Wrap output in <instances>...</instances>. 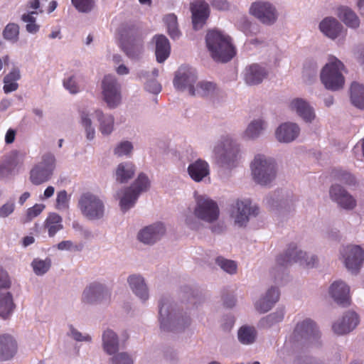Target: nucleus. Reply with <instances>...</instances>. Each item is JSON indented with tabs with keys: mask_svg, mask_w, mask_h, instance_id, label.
<instances>
[{
	"mask_svg": "<svg viewBox=\"0 0 364 364\" xmlns=\"http://www.w3.org/2000/svg\"><path fill=\"white\" fill-rule=\"evenodd\" d=\"M21 77L20 72L18 69H13L9 74H7L4 79L7 81L16 82Z\"/></svg>",
	"mask_w": 364,
	"mask_h": 364,
	"instance_id": "nucleus-62",
	"label": "nucleus"
},
{
	"mask_svg": "<svg viewBox=\"0 0 364 364\" xmlns=\"http://www.w3.org/2000/svg\"><path fill=\"white\" fill-rule=\"evenodd\" d=\"M329 293L335 301L343 306L350 304V287L341 281L335 282L331 284Z\"/></svg>",
	"mask_w": 364,
	"mask_h": 364,
	"instance_id": "nucleus-20",
	"label": "nucleus"
},
{
	"mask_svg": "<svg viewBox=\"0 0 364 364\" xmlns=\"http://www.w3.org/2000/svg\"><path fill=\"white\" fill-rule=\"evenodd\" d=\"M146 88L155 94H157L161 92V86L156 81H150L146 85Z\"/></svg>",
	"mask_w": 364,
	"mask_h": 364,
	"instance_id": "nucleus-61",
	"label": "nucleus"
},
{
	"mask_svg": "<svg viewBox=\"0 0 364 364\" xmlns=\"http://www.w3.org/2000/svg\"><path fill=\"white\" fill-rule=\"evenodd\" d=\"M164 21L167 26L168 33L171 38L172 39L178 38L181 33L178 28L176 16L173 14H168L164 18Z\"/></svg>",
	"mask_w": 364,
	"mask_h": 364,
	"instance_id": "nucleus-41",
	"label": "nucleus"
},
{
	"mask_svg": "<svg viewBox=\"0 0 364 364\" xmlns=\"http://www.w3.org/2000/svg\"><path fill=\"white\" fill-rule=\"evenodd\" d=\"M15 209V204L13 202H8L0 208V218H6L11 215Z\"/></svg>",
	"mask_w": 364,
	"mask_h": 364,
	"instance_id": "nucleus-56",
	"label": "nucleus"
},
{
	"mask_svg": "<svg viewBox=\"0 0 364 364\" xmlns=\"http://www.w3.org/2000/svg\"><path fill=\"white\" fill-rule=\"evenodd\" d=\"M256 338V331L253 327L242 326L238 331V339L243 344L252 343Z\"/></svg>",
	"mask_w": 364,
	"mask_h": 364,
	"instance_id": "nucleus-42",
	"label": "nucleus"
},
{
	"mask_svg": "<svg viewBox=\"0 0 364 364\" xmlns=\"http://www.w3.org/2000/svg\"><path fill=\"white\" fill-rule=\"evenodd\" d=\"M290 107L306 122H311L315 117L313 109L302 99L293 100L290 103Z\"/></svg>",
	"mask_w": 364,
	"mask_h": 364,
	"instance_id": "nucleus-30",
	"label": "nucleus"
},
{
	"mask_svg": "<svg viewBox=\"0 0 364 364\" xmlns=\"http://www.w3.org/2000/svg\"><path fill=\"white\" fill-rule=\"evenodd\" d=\"M196 79L194 70L188 67H181L176 74L173 85L177 90L188 89L191 95H195L196 90L193 85Z\"/></svg>",
	"mask_w": 364,
	"mask_h": 364,
	"instance_id": "nucleus-13",
	"label": "nucleus"
},
{
	"mask_svg": "<svg viewBox=\"0 0 364 364\" xmlns=\"http://www.w3.org/2000/svg\"><path fill=\"white\" fill-rule=\"evenodd\" d=\"M112 364H133V360L126 353H120L114 355L112 359Z\"/></svg>",
	"mask_w": 364,
	"mask_h": 364,
	"instance_id": "nucleus-55",
	"label": "nucleus"
},
{
	"mask_svg": "<svg viewBox=\"0 0 364 364\" xmlns=\"http://www.w3.org/2000/svg\"><path fill=\"white\" fill-rule=\"evenodd\" d=\"M104 350L109 355L115 353L119 348V341L117 334L112 330H107L102 335Z\"/></svg>",
	"mask_w": 364,
	"mask_h": 364,
	"instance_id": "nucleus-33",
	"label": "nucleus"
},
{
	"mask_svg": "<svg viewBox=\"0 0 364 364\" xmlns=\"http://www.w3.org/2000/svg\"><path fill=\"white\" fill-rule=\"evenodd\" d=\"M264 122L256 120L252 122L245 131L246 136L250 139L257 137L261 131L264 129Z\"/></svg>",
	"mask_w": 364,
	"mask_h": 364,
	"instance_id": "nucleus-45",
	"label": "nucleus"
},
{
	"mask_svg": "<svg viewBox=\"0 0 364 364\" xmlns=\"http://www.w3.org/2000/svg\"><path fill=\"white\" fill-rule=\"evenodd\" d=\"M102 88L103 100L107 107L110 109L117 107L121 102L122 97L120 86L116 78L110 75L105 76Z\"/></svg>",
	"mask_w": 364,
	"mask_h": 364,
	"instance_id": "nucleus-9",
	"label": "nucleus"
},
{
	"mask_svg": "<svg viewBox=\"0 0 364 364\" xmlns=\"http://www.w3.org/2000/svg\"><path fill=\"white\" fill-rule=\"evenodd\" d=\"M134 172L135 168L132 164H120L116 171L117 181L120 183H125L133 177Z\"/></svg>",
	"mask_w": 364,
	"mask_h": 364,
	"instance_id": "nucleus-40",
	"label": "nucleus"
},
{
	"mask_svg": "<svg viewBox=\"0 0 364 364\" xmlns=\"http://www.w3.org/2000/svg\"><path fill=\"white\" fill-rule=\"evenodd\" d=\"M250 14L265 24H272L277 19V12L269 3L257 1L252 4Z\"/></svg>",
	"mask_w": 364,
	"mask_h": 364,
	"instance_id": "nucleus-14",
	"label": "nucleus"
},
{
	"mask_svg": "<svg viewBox=\"0 0 364 364\" xmlns=\"http://www.w3.org/2000/svg\"><path fill=\"white\" fill-rule=\"evenodd\" d=\"M55 157L51 154H45L41 162L30 172V180L33 185L38 186L48 181L53 174Z\"/></svg>",
	"mask_w": 364,
	"mask_h": 364,
	"instance_id": "nucleus-7",
	"label": "nucleus"
},
{
	"mask_svg": "<svg viewBox=\"0 0 364 364\" xmlns=\"http://www.w3.org/2000/svg\"><path fill=\"white\" fill-rule=\"evenodd\" d=\"M319 28L326 36L334 39L337 38L341 33L342 26L334 18L327 17L320 23Z\"/></svg>",
	"mask_w": 364,
	"mask_h": 364,
	"instance_id": "nucleus-29",
	"label": "nucleus"
},
{
	"mask_svg": "<svg viewBox=\"0 0 364 364\" xmlns=\"http://www.w3.org/2000/svg\"><path fill=\"white\" fill-rule=\"evenodd\" d=\"M335 176L336 178L341 181V183L346 185H355V177L350 174V173L345 171H336Z\"/></svg>",
	"mask_w": 364,
	"mask_h": 364,
	"instance_id": "nucleus-52",
	"label": "nucleus"
},
{
	"mask_svg": "<svg viewBox=\"0 0 364 364\" xmlns=\"http://www.w3.org/2000/svg\"><path fill=\"white\" fill-rule=\"evenodd\" d=\"M11 286V281L8 273L2 269H0V289H9Z\"/></svg>",
	"mask_w": 364,
	"mask_h": 364,
	"instance_id": "nucleus-58",
	"label": "nucleus"
},
{
	"mask_svg": "<svg viewBox=\"0 0 364 364\" xmlns=\"http://www.w3.org/2000/svg\"><path fill=\"white\" fill-rule=\"evenodd\" d=\"M17 350V344L9 334L0 336V360H7L14 357Z\"/></svg>",
	"mask_w": 364,
	"mask_h": 364,
	"instance_id": "nucleus-24",
	"label": "nucleus"
},
{
	"mask_svg": "<svg viewBox=\"0 0 364 364\" xmlns=\"http://www.w3.org/2000/svg\"><path fill=\"white\" fill-rule=\"evenodd\" d=\"M188 172L194 181L200 182L209 175V165L206 161L198 159L188 166Z\"/></svg>",
	"mask_w": 364,
	"mask_h": 364,
	"instance_id": "nucleus-27",
	"label": "nucleus"
},
{
	"mask_svg": "<svg viewBox=\"0 0 364 364\" xmlns=\"http://www.w3.org/2000/svg\"><path fill=\"white\" fill-rule=\"evenodd\" d=\"M150 186L148 177L140 173L134 183L126 188L124 196L120 199V207L122 211L125 212L132 208L136 203L139 194L141 192L146 191Z\"/></svg>",
	"mask_w": 364,
	"mask_h": 364,
	"instance_id": "nucleus-5",
	"label": "nucleus"
},
{
	"mask_svg": "<svg viewBox=\"0 0 364 364\" xmlns=\"http://www.w3.org/2000/svg\"><path fill=\"white\" fill-rule=\"evenodd\" d=\"M206 46L214 60L221 63L230 61L236 54L230 36L217 30L208 32Z\"/></svg>",
	"mask_w": 364,
	"mask_h": 364,
	"instance_id": "nucleus-1",
	"label": "nucleus"
},
{
	"mask_svg": "<svg viewBox=\"0 0 364 364\" xmlns=\"http://www.w3.org/2000/svg\"><path fill=\"white\" fill-rule=\"evenodd\" d=\"M236 208L235 223L240 226L245 225L249 221V217L257 215L259 211L257 207L251 205V201L249 200H238L236 203Z\"/></svg>",
	"mask_w": 364,
	"mask_h": 364,
	"instance_id": "nucleus-16",
	"label": "nucleus"
},
{
	"mask_svg": "<svg viewBox=\"0 0 364 364\" xmlns=\"http://www.w3.org/2000/svg\"><path fill=\"white\" fill-rule=\"evenodd\" d=\"M338 16L348 27L358 28L360 21L357 15L349 8L341 6L338 9Z\"/></svg>",
	"mask_w": 364,
	"mask_h": 364,
	"instance_id": "nucleus-34",
	"label": "nucleus"
},
{
	"mask_svg": "<svg viewBox=\"0 0 364 364\" xmlns=\"http://www.w3.org/2000/svg\"><path fill=\"white\" fill-rule=\"evenodd\" d=\"M73 5L80 12H89L94 6L93 0H71Z\"/></svg>",
	"mask_w": 364,
	"mask_h": 364,
	"instance_id": "nucleus-49",
	"label": "nucleus"
},
{
	"mask_svg": "<svg viewBox=\"0 0 364 364\" xmlns=\"http://www.w3.org/2000/svg\"><path fill=\"white\" fill-rule=\"evenodd\" d=\"M62 222L63 219L58 214L53 213L48 215L45 221V228L48 230L50 237H53L57 232L63 229Z\"/></svg>",
	"mask_w": 364,
	"mask_h": 364,
	"instance_id": "nucleus-38",
	"label": "nucleus"
},
{
	"mask_svg": "<svg viewBox=\"0 0 364 364\" xmlns=\"http://www.w3.org/2000/svg\"><path fill=\"white\" fill-rule=\"evenodd\" d=\"M156 43V58L158 63H164L169 56L171 46L168 38L163 36L159 35L154 37Z\"/></svg>",
	"mask_w": 364,
	"mask_h": 364,
	"instance_id": "nucleus-28",
	"label": "nucleus"
},
{
	"mask_svg": "<svg viewBox=\"0 0 364 364\" xmlns=\"http://www.w3.org/2000/svg\"><path fill=\"white\" fill-rule=\"evenodd\" d=\"M20 164L17 151H12L6 155L0 161V179L9 177Z\"/></svg>",
	"mask_w": 364,
	"mask_h": 364,
	"instance_id": "nucleus-22",
	"label": "nucleus"
},
{
	"mask_svg": "<svg viewBox=\"0 0 364 364\" xmlns=\"http://www.w3.org/2000/svg\"><path fill=\"white\" fill-rule=\"evenodd\" d=\"M212 6L221 11L227 10L229 8V4L226 0H214L212 2Z\"/></svg>",
	"mask_w": 364,
	"mask_h": 364,
	"instance_id": "nucleus-63",
	"label": "nucleus"
},
{
	"mask_svg": "<svg viewBox=\"0 0 364 364\" xmlns=\"http://www.w3.org/2000/svg\"><path fill=\"white\" fill-rule=\"evenodd\" d=\"M320 337L316 323L310 318L299 322L292 333L294 341L313 342Z\"/></svg>",
	"mask_w": 364,
	"mask_h": 364,
	"instance_id": "nucleus-10",
	"label": "nucleus"
},
{
	"mask_svg": "<svg viewBox=\"0 0 364 364\" xmlns=\"http://www.w3.org/2000/svg\"><path fill=\"white\" fill-rule=\"evenodd\" d=\"M191 11L194 29L202 28L210 14L208 4L203 0H196L191 4Z\"/></svg>",
	"mask_w": 364,
	"mask_h": 364,
	"instance_id": "nucleus-15",
	"label": "nucleus"
},
{
	"mask_svg": "<svg viewBox=\"0 0 364 364\" xmlns=\"http://www.w3.org/2000/svg\"><path fill=\"white\" fill-rule=\"evenodd\" d=\"M78 207L82 214L90 220H98L103 217L105 205L103 201L96 195L83 193L78 200Z\"/></svg>",
	"mask_w": 364,
	"mask_h": 364,
	"instance_id": "nucleus-4",
	"label": "nucleus"
},
{
	"mask_svg": "<svg viewBox=\"0 0 364 364\" xmlns=\"http://www.w3.org/2000/svg\"><path fill=\"white\" fill-rule=\"evenodd\" d=\"M45 205L43 204H35L33 207L29 208L26 211L25 222H30L33 218L38 216L44 210Z\"/></svg>",
	"mask_w": 364,
	"mask_h": 364,
	"instance_id": "nucleus-51",
	"label": "nucleus"
},
{
	"mask_svg": "<svg viewBox=\"0 0 364 364\" xmlns=\"http://www.w3.org/2000/svg\"><path fill=\"white\" fill-rule=\"evenodd\" d=\"M33 272L37 275H43L46 273L51 266V260L49 258L46 259H34L31 263Z\"/></svg>",
	"mask_w": 364,
	"mask_h": 364,
	"instance_id": "nucleus-44",
	"label": "nucleus"
},
{
	"mask_svg": "<svg viewBox=\"0 0 364 364\" xmlns=\"http://www.w3.org/2000/svg\"><path fill=\"white\" fill-rule=\"evenodd\" d=\"M121 43L123 50L130 58H138L143 50L142 38H139L136 41H127Z\"/></svg>",
	"mask_w": 364,
	"mask_h": 364,
	"instance_id": "nucleus-39",
	"label": "nucleus"
},
{
	"mask_svg": "<svg viewBox=\"0 0 364 364\" xmlns=\"http://www.w3.org/2000/svg\"><path fill=\"white\" fill-rule=\"evenodd\" d=\"M105 297L109 298V294L103 286L98 283H92L85 289L82 301L87 304H93L102 301Z\"/></svg>",
	"mask_w": 364,
	"mask_h": 364,
	"instance_id": "nucleus-21",
	"label": "nucleus"
},
{
	"mask_svg": "<svg viewBox=\"0 0 364 364\" xmlns=\"http://www.w3.org/2000/svg\"><path fill=\"white\" fill-rule=\"evenodd\" d=\"M163 308L164 304L160 303L159 304V320L161 323V328L164 331H169V328L167 326V323L168 322V318H165L163 316ZM173 329H170V331H173Z\"/></svg>",
	"mask_w": 364,
	"mask_h": 364,
	"instance_id": "nucleus-60",
	"label": "nucleus"
},
{
	"mask_svg": "<svg viewBox=\"0 0 364 364\" xmlns=\"http://www.w3.org/2000/svg\"><path fill=\"white\" fill-rule=\"evenodd\" d=\"M16 305L12 294L7 291L0 294V317L7 319L12 314Z\"/></svg>",
	"mask_w": 364,
	"mask_h": 364,
	"instance_id": "nucleus-32",
	"label": "nucleus"
},
{
	"mask_svg": "<svg viewBox=\"0 0 364 364\" xmlns=\"http://www.w3.org/2000/svg\"><path fill=\"white\" fill-rule=\"evenodd\" d=\"M133 149V146L129 141H123L114 149V154L119 156L129 154Z\"/></svg>",
	"mask_w": 364,
	"mask_h": 364,
	"instance_id": "nucleus-54",
	"label": "nucleus"
},
{
	"mask_svg": "<svg viewBox=\"0 0 364 364\" xmlns=\"http://www.w3.org/2000/svg\"><path fill=\"white\" fill-rule=\"evenodd\" d=\"M121 43L127 41H136L142 38L137 26L134 24H124L119 29Z\"/></svg>",
	"mask_w": 364,
	"mask_h": 364,
	"instance_id": "nucleus-35",
	"label": "nucleus"
},
{
	"mask_svg": "<svg viewBox=\"0 0 364 364\" xmlns=\"http://www.w3.org/2000/svg\"><path fill=\"white\" fill-rule=\"evenodd\" d=\"M55 207L58 210H66L69 207V198L66 191L63 190L58 193Z\"/></svg>",
	"mask_w": 364,
	"mask_h": 364,
	"instance_id": "nucleus-48",
	"label": "nucleus"
},
{
	"mask_svg": "<svg viewBox=\"0 0 364 364\" xmlns=\"http://www.w3.org/2000/svg\"><path fill=\"white\" fill-rule=\"evenodd\" d=\"M330 196L333 200L344 209L352 210L356 205V200L353 197L339 185L331 186Z\"/></svg>",
	"mask_w": 364,
	"mask_h": 364,
	"instance_id": "nucleus-17",
	"label": "nucleus"
},
{
	"mask_svg": "<svg viewBox=\"0 0 364 364\" xmlns=\"http://www.w3.org/2000/svg\"><path fill=\"white\" fill-rule=\"evenodd\" d=\"M350 100L352 104L359 109H364V87L358 82L350 85Z\"/></svg>",
	"mask_w": 364,
	"mask_h": 364,
	"instance_id": "nucleus-37",
	"label": "nucleus"
},
{
	"mask_svg": "<svg viewBox=\"0 0 364 364\" xmlns=\"http://www.w3.org/2000/svg\"><path fill=\"white\" fill-rule=\"evenodd\" d=\"M3 37L4 39L16 42L18 40L19 36V26L14 23H8L3 31Z\"/></svg>",
	"mask_w": 364,
	"mask_h": 364,
	"instance_id": "nucleus-43",
	"label": "nucleus"
},
{
	"mask_svg": "<svg viewBox=\"0 0 364 364\" xmlns=\"http://www.w3.org/2000/svg\"><path fill=\"white\" fill-rule=\"evenodd\" d=\"M299 128L294 123H284L276 131V137L281 142H291L299 134Z\"/></svg>",
	"mask_w": 364,
	"mask_h": 364,
	"instance_id": "nucleus-26",
	"label": "nucleus"
},
{
	"mask_svg": "<svg viewBox=\"0 0 364 364\" xmlns=\"http://www.w3.org/2000/svg\"><path fill=\"white\" fill-rule=\"evenodd\" d=\"M284 318L282 312L277 314H271L261 320V325L263 326H270L271 325L281 321Z\"/></svg>",
	"mask_w": 364,
	"mask_h": 364,
	"instance_id": "nucleus-53",
	"label": "nucleus"
},
{
	"mask_svg": "<svg viewBox=\"0 0 364 364\" xmlns=\"http://www.w3.org/2000/svg\"><path fill=\"white\" fill-rule=\"evenodd\" d=\"M165 233L162 223H156L146 227L138 234V239L144 244L151 245L160 240Z\"/></svg>",
	"mask_w": 364,
	"mask_h": 364,
	"instance_id": "nucleus-18",
	"label": "nucleus"
},
{
	"mask_svg": "<svg viewBox=\"0 0 364 364\" xmlns=\"http://www.w3.org/2000/svg\"><path fill=\"white\" fill-rule=\"evenodd\" d=\"M254 180L259 184L267 185L276 176L275 164L272 159H267L264 155L258 154L251 164Z\"/></svg>",
	"mask_w": 364,
	"mask_h": 364,
	"instance_id": "nucleus-3",
	"label": "nucleus"
},
{
	"mask_svg": "<svg viewBox=\"0 0 364 364\" xmlns=\"http://www.w3.org/2000/svg\"><path fill=\"white\" fill-rule=\"evenodd\" d=\"M95 115L100 122V131L104 135H109L114 128V119L112 115H105L101 110H96Z\"/></svg>",
	"mask_w": 364,
	"mask_h": 364,
	"instance_id": "nucleus-36",
	"label": "nucleus"
},
{
	"mask_svg": "<svg viewBox=\"0 0 364 364\" xmlns=\"http://www.w3.org/2000/svg\"><path fill=\"white\" fill-rule=\"evenodd\" d=\"M343 68L344 65L341 60L335 57L329 58V63L321 73V80L326 89L336 91L343 87L345 79L341 73Z\"/></svg>",
	"mask_w": 364,
	"mask_h": 364,
	"instance_id": "nucleus-2",
	"label": "nucleus"
},
{
	"mask_svg": "<svg viewBox=\"0 0 364 364\" xmlns=\"http://www.w3.org/2000/svg\"><path fill=\"white\" fill-rule=\"evenodd\" d=\"M343 257L346 268L352 273H357L364 262V252L358 245H348L343 248Z\"/></svg>",
	"mask_w": 364,
	"mask_h": 364,
	"instance_id": "nucleus-12",
	"label": "nucleus"
},
{
	"mask_svg": "<svg viewBox=\"0 0 364 364\" xmlns=\"http://www.w3.org/2000/svg\"><path fill=\"white\" fill-rule=\"evenodd\" d=\"M129 286L134 293L145 301L149 298L148 289L144 279L140 276L132 275L128 279Z\"/></svg>",
	"mask_w": 364,
	"mask_h": 364,
	"instance_id": "nucleus-31",
	"label": "nucleus"
},
{
	"mask_svg": "<svg viewBox=\"0 0 364 364\" xmlns=\"http://www.w3.org/2000/svg\"><path fill=\"white\" fill-rule=\"evenodd\" d=\"M81 123L85 129L87 139L92 140L95 134V129L92 127V121L88 114L84 112L81 113Z\"/></svg>",
	"mask_w": 364,
	"mask_h": 364,
	"instance_id": "nucleus-46",
	"label": "nucleus"
},
{
	"mask_svg": "<svg viewBox=\"0 0 364 364\" xmlns=\"http://www.w3.org/2000/svg\"><path fill=\"white\" fill-rule=\"evenodd\" d=\"M4 83L3 90L6 94L16 91L18 88V84L16 82L7 81L4 79Z\"/></svg>",
	"mask_w": 364,
	"mask_h": 364,
	"instance_id": "nucleus-59",
	"label": "nucleus"
},
{
	"mask_svg": "<svg viewBox=\"0 0 364 364\" xmlns=\"http://www.w3.org/2000/svg\"><path fill=\"white\" fill-rule=\"evenodd\" d=\"M237 146L230 138L225 139L215 148V153L221 164L233 166L238 154Z\"/></svg>",
	"mask_w": 364,
	"mask_h": 364,
	"instance_id": "nucleus-11",
	"label": "nucleus"
},
{
	"mask_svg": "<svg viewBox=\"0 0 364 364\" xmlns=\"http://www.w3.org/2000/svg\"><path fill=\"white\" fill-rule=\"evenodd\" d=\"M196 200L194 214L198 218L208 223L218 218L219 208L216 202L205 196H198Z\"/></svg>",
	"mask_w": 364,
	"mask_h": 364,
	"instance_id": "nucleus-8",
	"label": "nucleus"
},
{
	"mask_svg": "<svg viewBox=\"0 0 364 364\" xmlns=\"http://www.w3.org/2000/svg\"><path fill=\"white\" fill-rule=\"evenodd\" d=\"M215 85L210 82H201L197 85V92L201 96L212 94L215 90Z\"/></svg>",
	"mask_w": 364,
	"mask_h": 364,
	"instance_id": "nucleus-50",
	"label": "nucleus"
},
{
	"mask_svg": "<svg viewBox=\"0 0 364 364\" xmlns=\"http://www.w3.org/2000/svg\"><path fill=\"white\" fill-rule=\"evenodd\" d=\"M279 291L277 288L272 287L267 291L264 296L255 304V308L259 313H266L269 311L279 299Z\"/></svg>",
	"mask_w": 364,
	"mask_h": 364,
	"instance_id": "nucleus-23",
	"label": "nucleus"
},
{
	"mask_svg": "<svg viewBox=\"0 0 364 364\" xmlns=\"http://www.w3.org/2000/svg\"><path fill=\"white\" fill-rule=\"evenodd\" d=\"M216 263L226 272L229 274H234L237 270L236 263L230 259H225L223 257H218L216 259Z\"/></svg>",
	"mask_w": 364,
	"mask_h": 364,
	"instance_id": "nucleus-47",
	"label": "nucleus"
},
{
	"mask_svg": "<svg viewBox=\"0 0 364 364\" xmlns=\"http://www.w3.org/2000/svg\"><path fill=\"white\" fill-rule=\"evenodd\" d=\"M64 87L70 91L72 94L78 92V87L74 80L73 77H70L63 81Z\"/></svg>",
	"mask_w": 364,
	"mask_h": 364,
	"instance_id": "nucleus-57",
	"label": "nucleus"
},
{
	"mask_svg": "<svg viewBox=\"0 0 364 364\" xmlns=\"http://www.w3.org/2000/svg\"><path fill=\"white\" fill-rule=\"evenodd\" d=\"M306 256V252H303L301 250L298 251L296 245L291 243L283 254L278 256L277 264L281 267H286L294 263L299 262L301 265H305L306 267H314L318 262L317 257L311 256L309 261L307 258H305Z\"/></svg>",
	"mask_w": 364,
	"mask_h": 364,
	"instance_id": "nucleus-6",
	"label": "nucleus"
},
{
	"mask_svg": "<svg viewBox=\"0 0 364 364\" xmlns=\"http://www.w3.org/2000/svg\"><path fill=\"white\" fill-rule=\"evenodd\" d=\"M359 323L358 314L354 311H348L342 319L333 325V330L338 335L349 333L354 329Z\"/></svg>",
	"mask_w": 364,
	"mask_h": 364,
	"instance_id": "nucleus-19",
	"label": "nucleus"
},
{
	"mask_svg": "<svg viewBox=\"0 0 364 364\" xmlns=\"http://www.w3.org/2000/svg\"><path fill=\"white\" fill-rule=\"evenodd\" d=\"M71 334H72V336L74 338V339L77 341H91V337L90 336L87 335V336H84L82 335V333L80 332L77 331L75 329L71 330Z\"/></svg>",
	"mask_w": 364,
	"mask_h": 364,
	"instance_id": "nucleus-64",
	"label": "nucleus"
},
{
	"mask_svg": "<svg viewBox=\"0 0 364 364\" xmlns=\"http://www.w3.org/2000/svg\"><path fill=\"white\" fill-rule=\"evenodd\" d=\"M267 73L258 64H252L245 68V80L250 85L259 84L267 77Z\"/></svg>",
	"mask_w": 364,
	"mask_h": 364,
	"instance_id": "nucleus-25",
	"label": "nucleus"
}]
</instances>
